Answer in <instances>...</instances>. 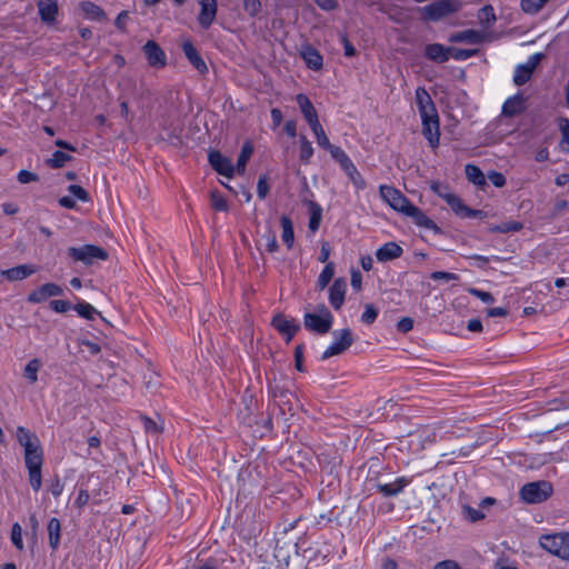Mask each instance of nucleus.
I'll use <instances>...</instances> for the list:
<instances>
[{
    "mask_svg": "<svg viewBox=\"0 0 569 569\" xmlns=\"http://www.w3.org/2000/svg\"><path fill=\"white\" fill-rule=\"evenodd\" d=\"M17 440L24 449L26 465L43 461V450L36 433L22 426H19L17 428Z\"/></svg>",
    "mask_w": 569,
    "mask_h": 569,
    "instance_id": "f257e3e1",
    "label": "nucleus"
},
{
    "mask_svg": "<svg viewBox=\"0 0 569 569\" xmlns=\"http://www.w3.org/2000/svg\"><path fill=\"white\" fill-rule=\"evenodd\" d=\"M461 7V0H437L420 9L421 19L423 21H439L458 12Z\"/></svg>",
    "mask_w": 569,
    "mask_h": 569,
    "instance_id": "f03ea898",
    "label": "nucleus"
},
{
    "mask_svg": "<svg viewBox=\"0 0 569 569\" xmlns=\"http://www.w3.org/2000/svg\"><path fill=\"white\" fill-rule=\"evenodd\" d=\"M552 495V485L549 481L540 480L526 483L520 496L528 503H540Z\"/></svg>",
    "mask_w": 569,
    "mask_h": 569,
    "instance_id": "7ed1b4c3",
    "label": "nucleus"
},
{
    "mask_svg": "<svg viewBox=\"0 0 569 569\" xmlns=\"http://www.w3.org/2000/svg\"><path fill=\"white\" fill-rule=\"evenodd\" d=\"M540 546L548 552L569 560V533L542 536L540 538Z\"/></svg>",
    "mask_w": 569,
    "mask_h": 569,
    "instance_id": "20e7f679",
    "label": "nucleus"
},
{
    "mask_svg": "<svg viewBox=\"0 0 569 569\" xmlns=\"http://www.w3.org/2000/svg\"><path fill=\"white\" fill-rule=\"evenodd\" d=\"M68 256L74 261H81L84 264H92L94 260H107L108 252L98 246L84 244L82 247H70Z\"/></svg>",
    "mask_w": 569,
    "mask_h": 569,
    "instance_id": "39448f33",
    "label": "nucleus"
},
{
    "mask_svg": "<svg viewBox=\"0 0 569 569\" xmlns=\"http://www.w3.org/2000/svg\"><path fill=\"white\" fill-rule=\"evenodd\" d=\"M379 192L381 198L396 211L403 214L407 213L409 207L412 206L410 200L398 189L391 186H380Z\"/></svg>",
    "mask_w": 569,
    "mask_h": 569,
    "instance_id": "423d86ee",
    "label": "nucleus"
},
{
    "mask_svg": "<svg viewBox=\"0 0 569 569\" xmlns=\"http://www.w3.org/2000/svg\"><path fill=\"white\" fill-rule=\"evenodd\" d=\"M333 336L336 340L323 351L321 360L343 353L353 343L352 332L348 328L333 331Z\"/></svg>",
    "mask_w": 569,
    "mask_h": 569,
    "instance_id": "0eeeda50",
    "label": "nucleus"
},
{
    "mask_svg": "<svg viewBox=\"0 0 569 569\" xmlns=\"http://www.w3.org/2000/svg\"><path fill=\"white\" fill-rule=\"evenodd\" d=\"M271 326L284 337L287 342H290L295 335L300 330V323L295 319L288 318L283 313L279 312L273 316Z\"/></svg>",
    "mask_w": 569,
    "mask_h": 569,
    "instance_id": "6e6552de",
    "label": "nucleus"
},
{
    "mask_svg": "<svg viewBox=\"0 0 569 569\" xmlns=\"http://www.w3.org/2000/svg\"><path fill=\"white\" fill-rule=\"evenodd\" d=\"M333 320L329 317L317 315L316 312H306L303 316L305 328L317 335H326L331 330Z\"/></svg>",
    "mask_w": 569,
    "mask_h": 569,
    "instance_id": "1a4fd4ad",
    "label": "nucleus"
},
{
    "mask_svg": "<svg viewBox=\"0 0 569 569\" xmlns=\"http://www.w3.org/2000/svg\"><path fill=\"white\" fill-rule=\"evenodd\" d=\"M542 58V54L541 53H536V54H532L528 62L525 63V64H519L516 70H515V74H513V82L517 84V86H522L525 84L526 82H528L535 71V69L537 68V66L539 64L540 60Z\"/></svg>",
    "mask_w": 569,
    "mask_h": 569,
    "instance_id": "9d476101",
    "label": "nucleus"
},
{
    "mask_svg": "<svg viewBox=\"0 0 569 569\" xmlns=\"http://www.w3.org/2000/svg\"><path fill=\"white\" fill-rule=\"evenodd\" d=\"M422 121V134L428 140L432 149L438 148L440 139L439 130V116L436 117L427 116L421 118Z\"/></svg>",
    "mask_w": 569,
    "mask_h": 569,
    "instance_id": "9b49d317",
    "label": "nucleus"
},
{
    "mask_svg": "<svg viewBox=\"0 0 569 569\" xmlns=\"http://www.w3.org/2000/svg\"><path fill=\"white\" fill-rule=\"evenodd\" d=\"M142 50L151 67L163 68L167 64L166 53L156 41L148 40Z\"/></svg>",
    "mask_w": 569,
    "mask_h": 569,
    "instance_id": "f8f14e48",
    "label": "nucleus"
},
{
    "mask_svg": "<svg viewBox=\"0 0 569 569\" xmlns=\"http://www.w3.org/2000/svg\"><path fill=\"white\" fill-rule=\"evenodd\" d=\"M62 293L63 289L60 286L48 282L31 291L28 296V301L31 303H41L50 297L61 296Z\"/></svg>",
    "mask_w": 569,
    "mask_h": 569,
    "instance_id": "ddd939ff",
    "label": "nucleus"
},
{
    "mask_svg": "<svg viewBox=\"0 0 569 569\" xmlns=\"http://www.w3.org/2000/svg\"><path fill=\"white\" fill-rule=\"evenodd\" d=\"M347 282L343 278H337L329 287V302L335 310H340L345 302Z\"/></svg>",
    "mask_w": 569,
    "mask_h": 569,
    "instance_id": "4468645a",
    "label": "nucleus"
},
{
    "mask_svg": "<svg viewBox=\"0 0 569 569\" xmlns=\"http://www.w3.org/2000/svg\"><path fill=\"white\" fill-rule=\"evenodd\" d=\"M416 103L421 118L427 116L436 117V113H438L430 94L422 87L416 90Z\"/></svg>",
    "mask_w": 569,
    "mask_h": 569,
    "instance_id": "2eb2a0df",
    "label": "nucleus"
},
{
    "mask_svg": "<svg viewBox=\"0 0 569 569\" xmlns=\"http://www.w3.org/2000/svg\"><path fill=\"white\" fill-rule=\"evenodd\" d=\"M208 159L211 167L220 174L226 177H231L233 174L234 167L228 158L221 154V152L217 150L210 151Z\"/></svg>",
    "mask_w": 569,
    "mask_h": 569,
    "instance_id": "dca6fc26",
    "label": "nucleus"
},
{
    "mask_svg": "<svg viewBox=\"0 0 569 569\" xmlns=\"http://www.w3.org/2000/svg\"><path fill=\"white\" fill-rule=\"evenodd\" d=\"M526 98L518 93L508 98L501 110V114L506 118H512L522 113L526 110Z\"/></svg>",
    "mask_w": 569,
    "mask_h": 569,
    "instance_id": "f3484780",
    "label": "nucleus"
},
{
    "mask_svg": "<svg viewBox=\"0 0 569 569\" xmlns=\"http://www.w3.org/2000/svg\"><path fill=\"white\" fill-rule=\"evenodd\" d=\"M37 7L43 23L52 24L56 21L59 12L57 0H38Z\"/></svg>",
    "mask_w": 569,
    "mask_h": 569,
    "instance_id": "a211bd4d",
    "label": "nucleus"
},
{
    "mask_svg": "<svg viewBox=\"0 0 569 569\" xmlns=\"http://www.w3.org/2000/svg\"><path fill=\"white\" fill-rule=\"evenodd\" d=\"M200 6L198 22L203 29H208L217 14V0H200Z\"/></svg>",
    "mask_w": 569,
    "mask_h": 569,
    "instance_id": "6ab92c4d",
    "label": "nucleus"
},
{
    "mask_svg": "<svg viewBox=\"0 0 569 569\" xmlns=\"http://www.w3.org/2000/svg\"><path fill=\"white\" fill-rule=\"evenodd\" d=\"M300 54L306 62L307 67L311 70L318 71L323 66V59L320 52L310 44L301 48Z\"/></svg>",
    "mask_w": 569,
    "mask_h": 569,
    "instance_id": "aec40b11",
    "label": "nucleus"
},
{
    "mask_svg": "<svg viewBox=\"0 0 569 569\" xmlns=\"http://www.w3.org/2000/svg\"><path fill=\"white\" fill-rule=\"evenodd\" d=\"M425 56L433 62L443 63L449 60L450 50L440 43H430L425 47Z\"/></svg>",
    "mask_w": 569,
    "mask_h": 569,
    "instance_id": "412c9836",
    "label": "nucleus"
},
{
    "mask_svg": "<svg viewBox=\"0 0 569 569\" xmlns=\"http://www.w3.org/2000/svg\"><path fill=\"white\" fill-rule=\"evenodd\" d=\"M402 252L403 250L398 243L390 241L376 251V258L380 262H387L401 257Z\"/></svg>",
    "mask_w": 569,
    "mask_h": 569,
    "instance_id": "4be33fe9",
    "label": "nucleus"
},
{
    "mask_svg": "<svg viewBox=\"0 0 569 569\" xmlns=\"http://www.w3.org/2000/svg\"><path fill=\"white\" fill-rule=\"evenodd\" d=\"M182 50L186 58L189 62L200 72L206 73L208 71V67L203 59L200 57L199 52L194 48V46L190 41H184L182 44Z\"/></svg>",
    "mask_w": 569,
    "mask_h": 569,
    "instance_id": "5701e85b",
    "label": "nucleus"
},
{
    "mask_svg": "<svg viewBox=\"0 0 569 569\" xmlns=\"http://www.w3.org/2000/svg\"><path fill=\"white\" fill-rule=\"evenodd\" d=\"M37 271L31 264H20L8 270H0V274L4 276L9 281H18L28 278Z\"/></svg>",
    "mask_w": 569,
    "mask_h": 569,
    "instance_id": "b1692460",
    "label": "nucleus"
},
{
    "mask_svg": "<svg viewBox=\"0 0 569 569\" xmlns=\"http://www.w3.org/2000/svg\"><path fill=\"white\" fill-rule=\"evenodd\" d=\"M406 216L413 219L415 223L419 227H422L428 230H432L435 232H439L440 229L437 227V224L428 218L418 207L412 204L409 207V210L407 211Z\"/></svg>",
    "mask_w": 569,
    "mask_h": 569,
    "instance_id": "393cba45",
    "label": "nucleus"
},
{
    "mask_svg": "<svg viewBox=\"0 0 569 569\" xmlns=\"http://www.w3.org/2000/svg\"><path fill=\"white\" fill-rule=\"evenodd\" d=\"M296 100L308 124L316 122V120H318V113L310 99L306 94L299 93Z\"/></svg>",
    "mask_w": 569,
    "mask_h": 569,
    "instance_id": "a878e982",
    "label": "nucleus"
},
{
    "mask_svg": "<svg viewBox=\"0 0 569 569\" xmlns=\"http://www.w3.org/2000/svg\"><path fill=\"white\" fill-rule=\"evenodd\" d=\"M408 482L409 481L406 478L401 477L397 478L393 482L390 483H378L377 490L385 497H393L400 493L408 485Z\"/></svg>",
    "mask_w": 569,
    "mask_h": 569,
    "instance_id": "bb28decb",
    "label": "nucleus"
},
{
    "mask_svg": "<svg viewBox=\"0 0 569 569\" xmlns=\"http://www.w3.org/2000/svg\"><path fill=\"white\" fill-rule=\"evenodd\" d=\"M483 40V34L477 30H463L452 33L449 38L450 42H467V43H480Z\"/></svg>",
    "mask_w": 569,
    "mask_h": 569,
    "instance_id": "cd10ccee",
    "label": "nucleus"
},
{
    "mask_svg": "<svg viewBox=\"0 0 569 569\" xmlns=\"http://www.w3.org/2000/svg\"><path fill=\"white\" fill-rule=\"evenodd\" d=\"M47 531L49 537V546L56 551L60 546L61 539V523L58 518H51L47 525Z\"/></svg>",
    "mask_w": 569,
    "mask_h": 569,
    "instance_id": "c85d7f7f",
    "label": "nucleus"
},
{
    "mask_svg": "<svg viewBox=\"0 0 569 569\" xmlns=\"http://www.w3.org/2000/svg\"><path fill=\"white\" fill-rule=\"evenodd\" d=\"M439 196L448 203L457 216L461 218L466 217L469 207L466 206L459 197L450 192L439 193Z\"/></svg>",
    "mask_w": 569,
    "mask_h": 569,
    "instance_id": "c756f323",
    "label": "nucleus"
},
{
    "mask_svg": "<svg viewBox=\"0 0 569 569\" xmlns=\"http://www.w3.org/2000/svg\"><path fill=\"white\" fill-rule=\"evenodd\" d=\"M42 463L43 461L26 465L29 472L30 486L36 492L39 491L42 486Z\"/></svg>",
    "mask_w": 569,
    "mask_h": 569,
    "instance_id": "7c9ffc66",
    "label": "nucleus"
},
{
    "mask_svg": "<svg viewBox=\"0 0 569 569\" xmlns=\"http://www.w3.org/2000/svg\"><path fill=\"white\" fill-rule=\"evenodd\" d=\"M341 169L345 171V173L349 177L353 186L358 190H363L366 188V181L353 164V162L350 160L346 164L341 167Z\"/></svg>",
    "mask_w": 569,
    "mask_h": 569,
    "instance_id": "2f4dec72",
    "label": "nucleus"
},
{
    "mask_svg": "<svg viewBox=\"0 0 569 569\" xmlns=\"http://www.w3.org/2000/svg\"><path fill=\"white\" fill-rule=\"evenodd\" d=\"M281 228H282V241L287 246L288 249H291L295 242V231L291 219L288 216H282L280 219Z\"/></svg>",
    "mask_w": 569,
    "mask_h": 569,
    "instance_id": "473e14b6",
    "label": "nucleus"
},
{
    "mask_svg": "<svg viewBox=\"0 0 569 569\" xmlns=\"http://www.w3.org/2000/svg\"><path fill=\"white\" fill-rule=\"evenodd\" d=\"M79 7L87 18L92 20H103L106 18L104 11L91 1H82Z\"/></svg>",
    "mask_w": 569,
    "mask_h": 569,
    "instance_id": "72a5a7b5",
    "label": "nucleus"
},
{
    "mask_svg": "<svg viewBox=\"0 0 569 569\" xmlns=\"http://www.w3.org/2000/svg\"><path fill=\"white\" fill-rule=\"evenodd\" d=\"M309 209L310 218L308 227L310 231L316 232L320 227L322 208L317 202L309 201Z\"/></svg>",
    "mask_w": 569,
    "mask_h": 569,
    "instance_id": "f704fd0d",
    "label": "nucleus"
},
{
    "mask_svg": "<svg viewBox=\"0 0 569 569\" xmlns=\"http://www.w3.org/2000/svg\"><path fill=\"white\" fill-rule=\"evenodd\" d=\"M465 172L467 179L473 184L479 187L486 186V177L478 166L469 163L466 166Z\"/></svg>",
    "mask_w": 569,
    "mask_h": 569,
    "instance_id": "c9c22d12",
    "label": "nucleus"
},
{
    "mask_svg": "<svg viewBox=\"0 0 569 569\" xmlns=\"http://www.w3.org/2000/svg\"><path fill=\"white\" fill-rule=\"evenodd\" d=\"M42 363L38 358L31 359L24 367L23 376L31 383H36L38 381V371L40 370Z\"/></svg>",
    "mask_w": 569,
    "mask_h": 569,
    "instance_id": "e433bc0d",
    "label": "nucleus"
},
{
    "mask_svg": "<svg viewBox=\"0 0 569 569\" xmlns=\"http://www.w3.org/2000/svg\"><path fill=\"white\" fill-rule=\"evenodd\" d=\"M72 157L63 151L57 150L52 153V157L46 160V163L52 168H62Z\"/></svg>",
    "mask_w": 569,
    "mask_h": 569,
    "instance_id": "4c0bfd02",
    "label": "nucleus"
},
{
    "mask_svg": "<svg viewBox=\"0 0 569 569\" xmlns=\"http://www.w3.org/2000/svg\"><path fill=\"white\" fill-rule=\"evenodd\" d=\"M333 274H335V266L332 262H328L325 266V268L322 269V271L319 274L318 280H317V284L320 290H323L329 284V282L333 278Z\"/></svg>",
    "mask_w": 569,
    "mask_h": 569,
    "instance_id": "58836bf2",
    "label": "nucleus"
},
{
    "mask_svg": "<svg viewBox=\"0 0 569 569\" xmlns=\"http://www.w3.org/2000/svg\"><path fill=\"white\" fill-rule=\"evenodd\" d=\"M300 143V153L299 158L303 163H309L312 154H313V148L311 142L307 139L306 136L301 134L299 138Z\"/></svg>",
    "mask_w": 569,
    "mask_h": 569,
    "instance_id": "ea45409f",
    "label": "nucleus"
},
{
    "mask_svg": "<svg viewBox=\"0 0 569 569\" xmlns=\"http://www.w3.org/2000/svg\"><path fill=\"white\" fill-rule=\"evenodd\" d=\"M252 147L249 142L244 143L241 152L237 160V166L234 167V171H238L239 173H243L246 170V164L252 153Z\"/></svg>",
    "mask_w": 569,
    "mask_h": 569,
    "instance_id": "a19ab883",
    "label": "nucleus"
},
{
    "mask_svg": "<svg viewBox=\"0 0 569 569\" xmlns=\"http://www.w3.org/2000/svg\"><path fill=\"white\" fill-rule=\"evenodd\" d=\"M549 0H521L522 11L529 14L538 13Z\"/></svg>",
    "mask_w": 569,
    "mask_h": 569,
    "instance_id": "79ce46f5",
    "label": "nucleus"
},
{
    "mask_svg": "<svg viewBox=\"0 0 569 569\" xmlns=\"http://www.w3.org/2000/svg\"><path fill=\"white\" fill-rule=\"evenodd\" d=\"M73 309L77 311V313L88 320H92L94 315H99L100 312L96 310L94 307H92L90 303L87 302H78Z\"/></svg>",
    "mask_w": 569,
    "mask_h": 569,
    "instance_id": "37998d69",
    "label": "nucleus"
},
{
    "mask_svg": "<svg viewBox=\"0 0 569 569\" xmlns=\"http://www.w3.org/2000/svg\"><path fill=\"white\" fill-rule=\"evenodd\" d=\"M559 130L561 132V149L569 152V119L561 118L559 122Z\"/></svg>",
    "mask_w": 569,
    "mask_h": 569,
    "instance_id": "c03bdc74",
    "label": "nucleus"
},
{
    "mask_svg": "<svg viewBox=\"0 0 569 569\" xmlns=\"http://www.w3.org/2000/svg\"><path fill=\"white\" fill-rule=\"evenodd\" d=\"M211 199V206L217 211H227L228 210V203L224 197L217 190L212 191L210 193Z\"/></svg>",
    "mask_w": 569,
    "mask_h": 569,
    "instance_id": "a18cd8bd",
    "label": "nucleus"
},
{
    "mask_svg": "<svg viewBox=\"0 0 569 569\" xmlns=\"http://www.w3.org/2000/svg\"><path fill=\"white\" fill-rule=\"evenodd\" d=\"M328 151L330 152V156L342 167L351 159L349 156L338 146L332 144Z\"/></svg>",
    "mask_w": 569,
    "mask_h": 569,
    "instance_id": "49530a36",
    "label": "nucleus"
},
{
    "mask_svg": "<svg viewBox=\"0 0 569 569\" xmlns=\"http://www.w3.org/2000/svg\"><path fill=\"white\" fill-rule=\"evenodd\" d=\"M11 541L18 550H23L22 528L18 522L11 527Z\"/></svg>",
    "mask_w": 569,
    "mask_h": 569,
    "instance_id": "de8ad7c7",
    "label": "nucleus"
},
{
    "mask_svg": "<svg viewBox=\"0 0 569 569\" xmlns=\"http://www.w3.org/2000/svg\"><path fill=\"white\" fill-rule=\"evenodd\" d=\"M449 50L450 57H452L456 60H466L478 52L477 49H460L455 47H449Z\"/></svg>",
    "mask_w": 569,
    "mask_h": 569,
    "instance_id": "09e8293b",
    "label": "nucleus"
},
{
    "mask_svg": "<svg viewBox=\"0 0 569 569\" xmlns=\"http://www.w3.org/2000/svg\"><path fill=\"white\" fill-rule=\"evenodd\" d=\"M378 317V310L372 305H366L365 311L361 315V321L367 325H371Z\"/></svg>",
    "mask_w": 569,
    "mask_h": 569,
    "instance_id": "8fccbe9b",
    "label": "nucleus"
},
{
    "mask_svg": "<svg viewBox=\"0 0 569 569\" xmlns=\"http://www.w3.org/2000/svg\"><path fill=\"white\" fill-rule=\"evenodd\" d=\"M68 191L80 201L87 202L90 200L89 193L81 186L70 184Z\"/></svg>",
    "mask_w": 569,
    "mask_h": 569,
    "instance_id": "3c124183",
    "label": "nucleus"
},
{
    "mask_svg": "<svg viewBox=\"0 0 569 569\" xmlns=\"http://www.w3.org/2000/svg\"><path fill=\"white\" fill-rule=\"evenodd\" d=\"M243 9L249 16L256 17L261 9V2L260 0H243Z\"/></svg>",
    "mask_w": 569,
    "mask_h": 569,
    "instance_id": "603ef678",
    "label": "nucleus"
},
{
    "mask_svg": "<svg viewBox=\"0 0 569 569\" xmlns=\"http://www.w3.org/2000/svg\"><path fill=\"white\" fill-rule=\"evenodd\" d=\"M463 515L471 522H476L485 518V513L478 509L471 508L469 506L463 507Z\"/></svg>",
    "mask_w": 569,
    "mask_h": 569,
    "instance_id": "864d4df0",
    "label": "nucleus"
},
{
    "mask_svg": "<svg viewBox=\"0 0 569 569\" xmlns=\"http://www.w3.org/2000/svg\"><path fill=\"white\" fill-rule=\"evenodd\" d=\"M432 280H445V281H456L459 279V276L452 272L447 271H433L430 274Z\"/></svg>",
    "mask_w": 569,
    "mask_h": 569,
    "instance_id": "5fc2aeb1",
    "label": "nucleus"
},
{
    "mask_svg": "<svg viewBox=\"0 0 569 569\" xmlns=\"http://www.w3.org/2000/svg\"><path fill=\"white\" fill-rule=\"evenodd\" d=\"M269 192V184L266 176H260L257 183V193L260 199H264Z\"/></svg>",
    "mask_w": 569,
    "mask_h": 569,
    "instance_id": "6e6d98bb",
    "label": "nucleus"
},
{
    "mask_svg": "<svg viewBox=\"0 0 569 569\" xmlns=\"http://www.w3.org/2000/svg\"><path fill=\"white\" fill-rule=\"evenodd\" d=\"M49 491L54 498H59L63 491V483L60 481L59 477L56 476L49 485Z\"/></svg>",
    "mask_w": 569,
    "mask_h": 569,
    "instance_id": "4d7b16f0",
    "label": "nucleus"
},
{
    "mask_svg": "<svg viewBox=\"0 0 569 569\" xmlns=\"http://www.w3.org/2000/svg\"><path fill=\"white\" fill-rule=\"evenodd\" d=\"M50 308L58 313H63L70 310L71 305L66 300H52L50 302Z\"/></svg>",
    "mask_w": 569,
    "mask_h": 569,
    "instance_id": "13d9d810",
    "label": "nucleus"
},
{
    "mask_svg": "<svg viewBox=\"0 0 569 569\" xmlns=\"http://www.w3.org/2000/svg\"><path fill=\"white\" fill-rule=\"evenodd\" d=\"M17 179L20 183L26 184L29 182L38 181L39 177H38V174H36L31 171L21 170V171H19Z\"/></svg>",
    "mask_w": 569,
    "mask_h": 569,
    "instance_id": "bf43d9fd",
    "label": "nucleus"
},
{
    "mask_svg": "<svg viewBox=\"0 0 569 569\" xmlns=\"http://www.w3.org/2000/svg\"><path fill=\"white\" fill-rule=\"evenodd\" d=\"M469 292L472 296L479 298L485 303H492L495 301V298H493V296L490 292L482 291V290H479V289H476V288L469 289Z\"/></svg>",
    "mask_w": 569,
    "mask_h": 569,
    "instance_id": "052dcab7",
    "label": "nucleus"
},
{
    "mask_svg": "<svg viewBox=\"0 0 569 569\" xmlns=\"http://www.w3.org/2000/svg\"><path fill=\"white\" fill-rule=\"evenodd\" d=\"M489 181L497 188H501L506 184V178L501 172L491 171L488 174Z\"/></svg>",
    "mask_w": 569,
    "mask_h": 569,
    "instance_id": "680f3d73",
    "label": "nucleus"
},
{
    "mask_svg": "<svg viewBox=\"0 0 569 569\" xmlns=\"http://www.w3.org/2000/svg\"><path fill=\"white\" fill-rule=\"evenodd\" d=\"M502 224V233L507 232H518L523 228V224L519 221L510 220L505 221Z\"/></svg>",
    "mask_w": 569,
    "mask_h": 569,
    "instance_id": "e2e57ef3",
    "label": "nucleus"
},
{
    "mask_svg": "<svg viewBox=\"0 0 569 569\" xmlns=\"http://www.w3.org/2000/svg\"><path fill=\"white\" fill-rule=\"evenodd\" d=\"M479 19L481 21H487L488 23H492L496 21V17L493 14V9L491 6H486L480 10Z\"/></svg>",
    "mask_w": 569,
    "mask_h": 569,
    "instance_id": "0e129e2a",
    "label": "nucleus"
},
{
    "mask_svg": "<svg viewBox=\"0 0 569 569\" xmlns=\"http://www.w3.org/2000/svg\"><path fill=\"white\" fill-rule=\"evenodd\" d=\"M266 238H267V244H266L267 251L270 253L276 252L279 248L277 239H276V234L271 230H269Z\"/></svg>",
    "mask_w": 569,
    "mask_h": 569,
    "instance_id": "69168bd1",
    "label": "nucleus"
},
{
    "mask_svg": "<svg viewBox=\"0 0 569 569\" xmlns=\"http://www.w3.org/2000/svg\"><path fill=\"white\" fill-rule=\"evenodd\" d=\"M89 499H90V495H89L88 490L80 489L78 497L74 500V505L78 508H83L89 502Z\"/></svg>",
    "mask_w": 569,
    "mask_h": 569,
    "instance_id": "338daca9",
    "label": "nucleus"
},
{
    "mask_svg": "<svg viewBox=\"0 0 569 569\" xmlns=\"http://www.w3.org/2000/svg\"><path fill=\"white\" fill-rule=\"evenodd\" d=\"M433 569H462L455 560H442L435 565Z\"/></svg>",
    "mask_w": 569,
    "mask_h": 569,
    "instance_id": "774afa93",
    "label": "nucleus"
}]
</instances>
